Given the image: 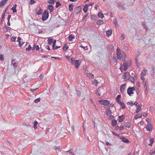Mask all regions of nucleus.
<instances>
[{
  "label": "nucleus",
  "instance_id": "f3484780",
  "mask_svg": "<svg viewBox=\"0 0 155 155\" xmlns=\"http://www.w3.org/2000/svg\"><path fill=\"white\" fill-rule=\"evenodd\" d=\"M68 40L70 41H72L73 39L74 38V35L72 34L69 35V36L68 37Z\"/></svg>",
  "mask_w": 155,
  "mask_h": 155
},
{
  "label": "nucleus",
  "instance_id": "f704fd0d",
  "mask_svg": "<svg viewBox=\"0 0 155 155\" xmlns=\"http://www.w3.org/2000/svg\"><path fill=\"white\" fill-rule=\"evenodd\" d=\"M61 5V4L58 2H57L56 3V7L58 8Z\"/></svg>",
  "mask_w": 155,
  "mask_h": 155
},
{
  "label": "nucleus",
  "instance_id": "e433bc0d",
  "mask_svg": "<svg viewBox=\"0 0 155 155\" xmlns=\"http://www.w3.org/2000/svg\"><path fill=\"white\" fill-rule=\"evenodd\" d=\"M21 38L20 37H18V38L17 41L19 42V44L20 45L21 44Z\"/></svg>",
  "mask_w": 155,
  "mask_h": 155
},
{
  "label": "nucleus",
  "instance_id": "680f3d73",
  "mask_svg": "<svg viewBox=\"0 0 155 155\" xmlns=\"http://www.w3.org/2000/svg\"><path fill=\"white\" fill-rule=\"evenodd\" d=\"M127 69V66H124V70L126 71Z\"/></svg>",
  "mask_w": 155,
  "mask_h": 155
},
{
  "label": "nucleus",
  "instance_id": "0e129e2a",
  "mask_svg": "<svg viewBox=\"0 0 155 155\" xmlns=\"http://www.w3.org/2000/svg\"><path fill=\"white\" fill-rule=\"evenodd\" d=\"M147 115V114L146 113H144L143 114V116L144 117H146Z\"/></svg>",
  "mask_w": 155,
  "mask_h": 155
},
{
  "label": "nucleus",
  "instance_id": "6e6d98bb",
  "mask_svg": "<svg viewBox=\"0 0 155 155\" xmlns=\"http://www.w3.org/2000/svg\"><path fill=\"white\" fill-rule=\"evenodd\" d=\"M123 65H124V66H128L127 63V62H124L123 63Z\"/></svg>",
  "mask_w": 155,
  "mask_h": 155
},
{
  "label": "nucleus",
  "instance_id": "6e6552de",
  "mask_svg": "<svg viewBox=\"0 0 155 155\" xmlns=\"http://www.w3.org/2000/svg\"><path fill=\"white\" fill-rule=\"evenodd\" d=\"M81 8L80 6L77 7L75 9V11L77 14L80 13L81 10Z\"/></svg>",
  "mask_w": 155,
  "mask_h": 155
},
{
  "label": "nucleus",
  "instance_id": "7c9ffc66",
  "mask_svg": "<svg viewBox=\"0 0 155 155\" xmlns=\"http://www.w3.org/2000/svg\"><path fill=\"white\" fill-rule=\"evenodd\" d=\"M40 9L37 12H36L37 14L38 15H40L41 14L42 12V9L41 8H39Z\"/></svg>",
  "mask_w": 155,
  "mask_h": 155
},
{
  "label": "nucleus",
  "instance_id": "393cba45",
  "mask_svg": "<svg viewBox=\"0 0 155 155\" xmlns=\"http://www.w3.org/2000/svg\"><path fill=\"white\" fill-rule=\"evenodd\" d=\"M53 41V39L52 38H48V43L49 44L51 45L52 42Z\"/></svg>",
  "mask_w": 155,
  "mask_h": 155
},
{
  "label": "nucleus",
  "instance_id": "8fccbe9b",
  "mask_svg": "<svg viewBox=\"0 0 155 155\" xmlns=\"http://www.w3.org/2000/svg\"><path fill=\"white\" fill-rule=\"evenodd\" d=\"M130 77H131L130 81H131V82H132V83L134 82V80L133 77H132L131 76H130Z\"/></svg>",
  "mask_w": 155,
  "mask_h": 155
},
{
  "label": "nucleus",
  "instance_id": "473e14b6",
  "mask_svg": "<svg viewBox=\"0 0 155 155\" xmlns=\"http://www.w3.org/2000/svg\"><path fill=\"white\" fill-rule=\"evenodd\" d=\"M14 61H15L14 60H13L12 61V64H13V65L14 67H16L18 65V63L15 62H14Z\"/></svg>",
  "mask_w": 155,
  "mask_h": 155
},
{
  "label": "nucleus",
  "instance_id": "7ed1b4c3",
  "mask_svg": "<svg viewBox=\"0 0 155 155\" xmlns=\"http://www.w3.org/2000/svg\"><path fill=\"white\" fill-rule=\"evenodd\" d=\"M135 90V89L134 87H129L127 90V94L130 96L131 94H133V91Z\"/></svg>",
  "mask_w": 155,
  "mask_h": 155
},
{
  "label": "nucleus",
  "instance_id": "39448f33",
  "mask_svg": "<svg viewBox=\"0 0 155 155\" xmlns=\"http://www.w3.org/2000/svg\"><path fill=\"white\" fill-rule=\"evenodd\" d=\"M126 84H124L121 85L120 87V91L122 93H123L124 92V91L126 88Z\"/></svg>",
  "mask_w": 155,
  "mask_h": 155
},
{
  "label": "nucleus",
  "instance_id": "603ef678",
  "mask_svg": "<svg viewBox=\"0 0 155 155\" xmlns=\"http://www.w3.org/2000/svg\"><path fill=\"white\" fill-rule=\"evenodd\" d=\"M146 85H147V84H146V83H145V84L144 88H146V89H145V92H147L148 91V89H147V87Z\"/></svg>",
  "mask_w": 155,
  "mask_h": 155
},
{
  "label": "nucleus",
  "instance_id": "2eb2a0df",
  "mask_svg": "<svg viewBox=\"0 0 155 155\" xmlns=\"http://www.w3.org/2000/svg\"><path fill=\"white\" fill-rule=\"evenodd\" d=\"M117 57L118 59L120 60L122 58L121 54V53H117Z\"/></svg>",
  "mask_w": 155,
  "mask_h": 155
},
{
  "label": "nucleus",
  "instance_id": "58836bf2",
  "mask_svg": "<svg viewBox=\"0 0 155 155\" xmlns=\"http://www.w3.org/2000/svg\"><path fill=\"white\" fill-rule=\"evenodd\" d=\"M89 15V13H87L85 15L84 17L83 18V21L85 20L86 19V18Z\"/></svg>",
  "mask_w": 155,
  "mask_h": 155
},
{
  "label": "nucleus",
  "instance_id": "a18cd8bd",
  "mask_svg": "<svg viewBox=\"0 0 155 155\" xmlns=\"http://www.w3.org/2000/svg\"><path fill=\"white\" fill-rule=\"evenodd\" d=\"M40 101V99L39 98H38L35 99L34 101L35 103H36L39 102Z\"/></svg>",
  "mask_w": 155,
  "mask_h": 155
},
{
  "label": "nucleus",
  "instance_id": "c03bdc74",
  "mask_svg": "<svg viewBox=\"0 0 155 155\" xmlns=\"http://www.w3.org/2000/svg\"><path fill=\"white\" fill-rule=\"evenodd\" d=\"M55 149H56V151H58V152L60 151L61 150V148H60L59 147H56Z\"/></svg>",
  "mask_w": 155,
  "mask_h": 155
},
{
  "label": "nucleus",
  "instance_id": "bb28decb",
  "mask_svg": "<svg viewBox=\"0 0 155 155\" xmlns=\"http://www.w3.org/2000/svg\"><path fill=\"white\" fill-rule=\"evenodd\" d=\"M98 16L99 17H100L102 19L104 17V16L103 13L101 12H99L98 13Z\"/></svg>",
  "mask_w": 155,
  "mask_h": 155
},
{
  "label": "nucleus",
  "instance_id": "79ce46f5",
  "mask_svg": "<svg viewBox=\"0 0 155 155\" xmlns=\"http://www.w3.org/2000/svg\"><path fill=\"white\" fill-rule=\"evenodd\" d=\"M142 25L144 28L145 29H147V27L145 23H143Z\"/></svg>",
  "mask_w": 155,
  "mask_h": 155
},
{
  "label": "nucleus",
  "instance_id": "4c0bfd02",
  "mask_svg": "<svg viewBox=\"0 0 155 155\" xmlns=\"http://www.w3.org/2000/svg\"><path fill=\"white\" fill-rule=\"evenodd\" d=\"M52 42H52V43H53L52 47L53 48H54V47H55V45L56 43V40H54Z\"/></svg>",
  "mask_w": 155,
  "mask_h": 155
},
{
  "label": "nucleus",
  "instance_id": "ea45409f",
  "mask_svg": "<svg viewBox=\"0 0 155 155\" xmlns=\"http://www.w3.org/2000/svg\"><path fill=\"white\" fill-rule=\"evenodd\" d=\"M16 39V37L13 36L11 38V40L12 41H15Z\"/></svg>",
  "mask_w": 155,
  "mask_h": 155
},
{
  "label": "nucleus",
  "instance_id": "338daca9",
  "mask_svg": "<svg viewBox=\"0 0 155 155\" xmlns=\"http://www.w3.org/2000/svg\"><path fill=\"white\" fill-rule=\"evenodd\" d=\"M119 128V127L118 126H116L115 127V129L116 130H117Z\"/></svg>",
  "mask_w": 155,
  "mask_h": 155
},
{
  "label": "nucleus",
  "instance_id": "4d7b16f0",
  "mask_svg": "<svg viewBox=\"0 0 155 155\" xmlns=\"http://www.w3.org/2000/svg\"><path fill=\"white\" fill-rule=\"evenodd\" d=\"M126 58V55L125 54H124V56L123 57V61H125Z\"/></svg>",
  "mask_w": 155,
  "mask_h": 155
},
{
  "label": "nucleus",
  "instance_id": "052dcab7",
  "mask_svg": "<svg viewBox=\"0 0 155 155\" xmlns=\"http://www.w3.org/2000/svg\"><path fill=\"white\" fill-rule=\"evenodd\" d=\"M38 89V88H36V89H31V91H32V92H34L36 90H37Z\"/></svg>",
  "mask_w": 155,
  "mask_h": 155
},
{
  "label": "nucleus",
  "instance_id": "49530a36",
  "mask_svg": "<svg viewBox=\"0 0 155 155\" xmlns=\"http://www.w3.org/2000/svg\"><path fill=\"white\" fill-rule=\"evenodd\" d=\"M35 0H30V4H33L35 3L36 2L35 1Z\"/></svg>",
  "mask_w": 155,
  "mask_h": 155
},
{
  "label": "nucleus",
  "instance_id": "c756f323",
  "mask_svg": "<svg viewBox=\"0 0 155 155\" xmlns=\"http://www.w3.org/2000/svg\"><path fill=\"white\" fill-rule=\"evenodd\" d=\"M112 112L110 110L108 109L106 111V115L107 116L110 114Z\"/></svg>",
  "mask_w": 155,
  "mask_h": 155
},
{
  "label": "nucleus",
  "instance_id": "f8f14e48",
  "mask_svg": "<svg viewBox=\"0 0 155 155\" xmlns=\"http://www.w3.org/2000/svg\"><path fill=\"white\" fill-rule=\"evenodd\" d=\"M118 118L119 121L120 122H121L124 120V115L119 116Z\"/></svg>",
  "mask_w": 155,
  "mask_h": 155
},
{
  "label": "nucleus",
  "instance_id": "c9c22d12",
  "mask_svg": "<svg viewBox=\"0 0 155 155\" xmlns=\"http://www.w3.org/2000/svg\"><path fill=\"white\" fill-rule=\"evenodd\" d=\"M113 23L115 25V27H116L117 25V21L116 19L114 20Z\"/></svg>",
  "mask_w": 155,
  "mask_h": 155
},
{
  "label": "nucleus",
  "instance_id": "ddd939ff",
  "mask_svg": "<svg viewBox=\"0 0 155 155\" xmlns=\"http://www.w3.org/2000/svg\"><path fill=\"white\" fill-rule=\"evenodd\" d=\"M68 48V45L67 43L65 44L63 48V50L64 51H66Z\"/></svg>",
  "mask_w": 155,
  "mask_h": 155
},
{
  "label": "nucleus",
  "instance_id": "aec40b11",
  "mask_svg": "<svg viewBox=\"0 0 155 155\" xmlns=\"http://www.w3.org/2000/svg\"><path fill=\"white\" fill-rule=\"evenodd\" d=\"M154 141V139L153 138H151L150 140V143L148 144V145L150 146H151L153 145V143Z\"/></svg>",
  "mask_w": 155,
  "mask_h": 155
},
{
  "label": "nucleus",
  "instance_id": "f03ea898",
  "mask_svg": "<svg viewBox=\"0 0 155 155\" xmlns=\"http://www.w3.org/2000/svg\"><path fill=\"white\" fill-rule=\"evenodd\" d=\"M98 102L101 104L104 105H107L110 103V102L107 100H100Z\"/></svg>",
  "mask_w": 155,
  "mask_h": 155
},
{
  "label": "nucleus",
  "instance_id": "4be33fe9",
  "mask_svg": "<svg viewBox=\"0 0 155 155\" xmlns=\"http://www.w3.org/2000/svg\"><path fill=\"white\" fill-rule=\"evenodd\" d=\"M88 6L87 5H85L84 6V8H83V10L84 13H86L87 12L88 9Z\"/></svg>",
  "mask_w": 155,
  "mask_h": 155
},
{
  "label": "nucleus",
  "instance_id": "412c9836",
  "mask_svg": "<svg viewBox=\"0 0 155 155\" xmlns=\"http://www.w3.org/2000/svg\"><path fill=\"white\" fill-rule=\"evenodd\" d=\"M141 108V105H138V107L137 108V110L136 111V113H138L139 112V111H140Z\"/></svg>",
  "mask_w": 155,
  "mask_h": 155
},
{
  "label": "nucleus",
  "instance_id": "20e7f679",
  "mask_svg": "<svg viewBox=\"0 0 155 155\" xmlns=\"http://www.w3.org/2000/svg\"><path fill=\"white\" fill-rule=\"evenodd\" d=\"M146 128L148 131H150L153 129V125L151 124H147L146 126Z\"/></svg>",
  "mask_w": 155,
  "mask_h": 155
},
{
  "label": "nucleus",
  "instance_id": "2f4dec72",
  "mask_svg": "<svg viewBox=\"0 0 155 155\" xmlns=\"http://www.w3.org/2000/svg\"><path fill=\"white\" fill-rule=\"evenodd\" d=\"M11 10L13 11V13H15L17 12L16 8L15 6H13V7L11 8Z\"/></svg>",
  "mask_w": 155,
  "mask_h": 155
},
{
  "label": "nucleus",
  "instance_id": "6ab92c4d",
  "mask_svg": "<svg viewBox=\"0 0 155 155\" xmlns=\"http://www.w3.org/2000/svg\"><path fill=\"white\" fill-rule=\"evenodd\" d=\"M117 120L113 119L112 122V125L113 126H115L117 124Z\"/></svg>",
  "mask_w": 155,
  "mask_h": 155
},
{
  "label": "nucleus",
  "instance_id": "09e8293b",
  "mask_svg": "<svg viewBox=\"0 0 155 155\" xmlns=\"http://www.w3.org/2000/svg\"><path fill=\"white\" fill-rule=\"evenodd\" d=\"M120 95H118L117 96L116 98L117 101H120L119 99H120Z\"/></svg>",
  "mask_w": 155,
  "mask_h": 155
},
{
  "label": "nucleus",
  "instance_id": "f257e3e1",
  "mask_svg": "<svg viewBox=\"0 0 155 155\" xmlns=\"http://www.w3.org/2000/svg\"><path fill=\"white\" fill-rule=\"evenodd\" d=\"M49 14L47 12V10H45L42 15L41 19L44 21L46 20L48 17Z\"/></svg>",
  "mask_w": 155,
  "mask_h": 155
},
{
  "label": "nucleus",
  "instance_id": "72a5a7b5",
  "mask_svg": "<svg viewBox=\"0 0 155 155\" xmlns=\"http://www.w3.org/2000/svg\"><path fill=\"white\" fill-rule=\"evenodd\" d=\"M31 45H28V48H26V51H29L31 50Z\"/></svg>",
  "mask_w": 155,
  "mask_h": 155
},
{
  "label": "nucleus",
  "instance_id": "a19ab883",
  "mask_svg": "<svg viewBox=\"0 0 155 155\" xmlns=\"http://www.w3.org/2000/svg\"><path fill=\"white\" fill-rule=\"evenodd\" d=\"M71 63L72 64H75V60H74V59L73 58H71Z\"/></svg>",
  "mask_w": 155,
  "mask_h": 155
},
{
  "label": "nucleus",
  "instance_id": "de8ad7c7",
  "mask_svg": "<svg viewBox=\"0 0 155 155\" xmlns=\"http://www.w3.org/2000/svg\"><path fill=\"white\" fill-rule=\"evenodd\" d=\"M124 34H122L120 36V39L121 40H122L124 39Z\"/></svg>",
  "mask_w": 155,
  "mask_h": 155
},
{
  "label": "nucleus",
  "instance_id": "cd10ccee",
  "mask_svg": "<svg viewBox=\"0 0 155 155\" xmlns=\"http://www.w3.org/2000/svg\"><path fill=\"white\" fill-rule=\"evenodd\" d=\"M124 125L126 127H128V128H129L130 127V124L128 122H125Z\"/></svg>",
  "mask_w": 155,
  "mask_h": 155
},
{
  "label": "nucleus",
  "instance_id": "9b49d317",
  "mask_svg": "<svg viewBox=\"0 0 155 155\" xmlns=\"http://www.w3.org/2000/svg\"><path fill=\"white\" fill-rule=\"evenodd\" d=\"M121 138L123 142L127 143H128L129 142V141L127 140V139L124 137H121Z\"/></svg>",
  "mask_w": 155,
  "mask_h": 155
},
{
  "label": "nucleus",
  "instance_id": "864d4df0",
  "mask_svg": "<svg viewBox=\"0 0 155 155\" xmlns=\"http://www.w3.org/2000/svg\"><path fill=\"white\" fill-rule=\"evenodd\" d=\"M124 126L122 125L120 127H119V130H122L124 129Z\"/></svg>",
  "mask_w": 155,
  "mask_h": 155
},
{
  "label": "nucleus",
  "instance_id": "e2e57ef3",
  "mask_svg": "<svg viewBox=\"0 0 155 155\" xmlns=\"http://www.w3.org/2000/svg\"><path fill=\"white\" fill-rule=\"evenodd\" d=\"M125 7L124 5H122V6H121L120 7V9H121V10L124 9H125Z\"/></svg>",
  "mask_w": 155,
  "mask_h": 155
},
{
  "label": "nucleus",
  "instance_id": "5fc2aeb1",
  "mask_svg": "<svg viewBox=\"0 0 155 155\" xmlns=\"http://www.w3.org/2000/svg\"><path fill=\"white\" fill-rule=\"evenodd\" d=\"M4 59L3 55L2 54L0 55V60H3Z\"/></svg>",
  "mask_w": 155,
  "mask_h": 155
},
{
  "label": "nucleus",
  "instance_id": "9d476101",
  "mask_svg": "<svg viewBox=\"0 0 155 155\" xmlns=\"http://www.w3.org/2000/svg\"><path fill=\"white\" fill-rule=\"evenodd\" d=\"M47 8L50 12H52L53 10L54 7L52 5H49L48 6Z\"/></svg>",
  "mask_w": 155,
  "mask_h": 155
},
{
  "label": "nucleus",
  "instance_id": "423d86ee",
  "mask_svg": "<svg viewBox=\"0 0 155 155\" xmlns=\"http://www.w3.org/2000/svg\"><path fill=\"white\" fill-rule=\"evenodd\" d=\"M40 49V47H39V45H36L35 44L34 45L33 47L31 49L34 51L36 49V50H39Z\"/></svg>",
  "mask_w": 155,
  "mask_h": 155
},
{
  "label": "nucleus",
  "instance_id": "69168bd1",
  "mask_svg": "<svg viewBox=\"0 0 155 155\" xmlns=\"http://www.w3.org/2000/svg\"><path fill=\"white\" fill-rule=\"evenodd\" d=\"M11 17V15H8V17L7 18L8 21L10 20V18Z\"/></svg>",
  "mask_w": 155,
  "mask_h": 155
},
{
  "label": "nucleus",
  "instance_id": "dca6fc26",
  "mask_svg": "<svg viewBox=\"0 0 155 155\" xmlns=\"http://www.w3.org/2000/svg\"><path fill=\"white\" fill-rule=\"evenodd\" d=\"M104 23L103 21L101 20H98L96 21V24L97 25H101Z\"/></svg>",
  "mask_w": 155,
  "mask_h": 155
},
{
  "label": "nucleus",
  "instance_id": "bf43d9fd",
  "mask_svg": "<svg viewBox=\"0 0 155 155\" xmlns=\"http://www.w3.org/2000/svg\"><path fill=\"white\" fill-rule=\"evenodd\" d=\"M137 104H138V103L137 102H135L134 103H133L132 106H133L134 105H136V107H137Z\"/></svg>",
  "mask_w": 155,
  "mask_h": 155
},
{
  "label": "nucleus",
  "instance_id": "a211bd4d",
  "mask_svg": "<svg viewBox=\"0 0 155 155\" xmlns=\"http://www.w3.org/2000/svg\"><path fill=\"white\" fill-rule=\"evenodd\" d=\"M112 33V31L111 30H110L109 31H108L106 32V35L107 36H110Z\"/></svg>",
  "mask_w": 155,
  "mask_h": 155
},
{
  "label": "nucleus",
  "instance_id": "b1692460",
  "mask_svg": "<svg viewBox=\"0 0 155 155\" xmlns=\"http://www.w3.org/2000/svg\"><path fill=\"white\" fill-rule=\"evenodd\" d=\"M73 6L74 5L72 4L69 5V10L70 12H72L73 11Z\"/></svg>",
  "mask_w": 155,
  "mask_h": 155
},
{
  "label": "nucleus",
  "instance_id": "774afa93",
  "mask_svg": "<svg viewBox=\"0 0 155 155\" xmlns=\"http://www.w3.org/2000/svg\"><path fill=\"white\" fill-rule=\"evenodd\" d=\"M145 74L144 73V72H142L141 74V76H144L145 75Z\"/></svg>",
  "mask_w": 155,
  "mask_h": 155
},
{
  "label": "nucleus",
  "instance_id": "4468645a",
  "mask_svg": "<svg viewBox=\"0 0 155 155\" xmlns=\"http://www.w3.org/2000/svg\"><path fill=\"white\" fill-rule=\"evenodd\" d=\"M142 116V114L140 113L137 114L134 117V118L135 120L139 118H141Z\"/></svg>",
  "mask_w": 155,
  "mask_h": 155
},
{
  "label": "nucleus",
  "instance_id": "37998d69",
  "mask_svg": "<svg viewBox=\"0 0 155 155\" xmlns=\"http://www.w3.org/2000/svg\"><path fill=\"white\" fill-rule=\"evenodd\" d=\"M120 106L122 107V109H124L126 107V106H125V105H124V104L123 103H122L120 104Z\"/></svg>",
  "mask_w": 155,
  "mask_h": 155
},
{
  "label": "nucleus",
  "instance_id": "13d9d810",
  "mask_svg": "<svg viewBox=\"0 0 155 155\" xmlns=\"http://www.w3.org/2000/svg\"><path fill=\"white\" fill-rule=\"evenodd\" d=\"M117 52L121 53L120 50L118 47L117 48Z\"/></svg>",
  "mask_w": 155,
  "mask_h": 155
},
{
  "label": "nucleus",
  "instance_id": "1a4fd4ad",
  "mask_svg": "<svg viewBox=\"0 0 155 155\" xmlns=\"http://www.w3.org/2000/svg\"><path fill=\"white\" fill-rule=\"evenodd\" d=\"M130 76L129 73L128 72H127L124 74V78L126 79L130 78Z\"/></svg>",
  "mask_w": 155,
  "mask_h": 155
},
{
  "label": "nucleus",
  "instance_id": "0eeeda50",
  "mask_svg": "<svg viewBox=\"0 0 155 155\" xmlns=\"http://www.w3.org/2000/svg\"><path fill=\"white\" fill-rule=\"evenodd\" d=\"M81 62H80L79 60H75V65L76 68H78L80 65Z\"/></svg>",
  "mask_w": 155,
  "mask_h": 155
},
{
  "label": "nucleus",
  "instance_id": "a878e982",
  "mask_svg": "<svg viewBox=\"0 0 155 155\" xmlns=\"http://www.w3.org/2000/svg\"><path fill=\"white\" fill-rule=\"evenodd\" d=\"M55 1V0H49L48 1V3L53 5L54 4Z\"/></svg>",
  "mask_w": 155,
  "mask_h": 155
},
{
  "label": "nucleus",
  "instance_id": "c85d7f7f",
  "mask_svg": "<svg viewBox=\"0 0 155 155\" xmlns=\"http://www.w3.org/2000/svg\"><path fill=\"white\" fill-rule=\"evenodd\" d=\"M87 76L90 78H93V75L91 73H88L87 74Z\"/></svg>",
  "mask_w": 155,
  "mask_h": 155
},
{
  "label": "nucleus",
  "instance_id": "3c124183",
  "mask_svg": "<svg viewBox=\"0 0 155 155\" xmlns=\"http://www.w3.org/2000/svg\"><path fill=\"white\" fill-rule=\"evenodd\" d=\"M51 58H54L56 59H58V60H60L61 59V58H59L58 57H51Z\"/></svg>",
  "mask_w": 155,
  "mask_h": 155
},
{
  "label": "nucleus",
  "instance_id": "5701e85b",
  "mask_svg": "<svg viewBox=\"0 0 155 155\" xmlns=\"http://www.w3.org/2000/svg\"><path fill=\"white\" fill-rule=\"evenodd\" d=\"M6 2V1H5V0H2L0 2V7H2V6H3Z\"/></svg>",
  "mask_w": 155,
  "mask_h": 155
}]
</instances>
